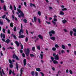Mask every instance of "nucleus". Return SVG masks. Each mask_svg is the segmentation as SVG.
Segmentation results:
<instances>
[{"label": "nucleus", "mask_w": 76, "mask_h": 76, "mask_svg": "<svg viewBox=\"0 0 76 76\" xmlns=\"http://www.w3.org/2000/svg\"><path fill=\"white\" fill-rule=\"evenodd\" d=\"M17 10L18 12H16V14L17 15H18V18H21V16L23 18V17H24V14H23V12L21 11V10L18 8L17 9Z\"/></svg>", "instance_id": "f257e3e1"}, {"label": "nucleus", "mask_w": 76, "mask_h": 76, "mask_svg": "<svg viewBox=\"0 0 76 76\" xmlns=\"http://www.w3.org/2000/svg\"><path fill=\"white\" fill-rule=\"evenodd\" d=\"M1 40L3 42H5V38H6V37L5 36V34H3V33H1Z\"/></svg>", "instance_id": "f03ea898"}, {"label": "nucleus", "mask_w": 76, "mask_h": 76, "mask_svg": "<svg viewBox=\"0 0 76 76\" xmlns=\"http://www.w3.org/2000/svg\"><path fill=\"white\" fill-rule=\"evenodd\" d=\"M25 53L26 56H28L29 54V49L28 48L25 50Z\"/></svg>", "instance_id": "7ed1b4c3"}, {"label": "nucleus", "mask_w": 76, "mask_h": 76, "mask_svg": "<svg viewBox=\"0 0 76 76\" xmlns=\"http://www.w3.org/2000/svg\"><path fill=\"white\" fill-rule=\"evenodd\" d=\"M49 34L50 37H52V34H54L56 33H55V31H54V30H52L49 32Z\"/></svg>", "instance_id": "20e7f679"}, {"label": "nucleus", "mask_w": 76, "mask_h": 76, "mask_svg": "<svg viewBox=\"0 0 76 76\" xmlns=\"http://www.w3.org/2000/svg\"><path fill=\"white\" fill-rule=\"evenodd\" d=\"M21 29L20 30V31L19 32L20 35H21V33H22V34H23V30H22V24H21Z\"/></svg>", "instance_id": "39448f33"}, {"label": "nucleus", "mask_w": 76, "mask_h": 76, "mask_svg": "<svg viewBox=\"0 0 76 76\" xmlns=\"http://www.w3.org/2000/svg\"><path fill=\"white\" fill-rule=\"evenodd\" d=\"M12 58H14V59H15H15H16L17 60H19V58L18 57L16 56V55L15 54H14L13 55V56H12Z\"/></svg>", "instance_id": "423d86ee"}, {"label": "nucleus", "mask_w": 76, "mask_h": 76, "mask_svg": "<svg viewBox=\"0 0 76 76\" xmlns=\"http://www.w3.org/2000/svg\"><path fill=\"white\" fill-rule=\"evenodd\" d=\"M57 21V19L56 18H54L53 20L52 21V22L53 23L54 25H56V22Z\"/></svg>", "instance_id": "0eeeda50"}, {"label": "nucleus", "mask_w": 76, "mask_h": 76, "mask_svg": "<svg viewBox=\"0 0 76 76\" xmlns=\"http://www.w3.org/2000/svg\"><path fill=\"white\" fill-rule=\"evenodd\" d=\"M54 58L56 60H59V56H58V54H57V55L54 56Z\"/></svg>", "instance_id": "6e6552de"}, {"label": "nucleus", "mask_w": 76, "mask_h": 76, "mask_svg": "<svg viewBox=\"0 0 76 76\" xmlns=\"http://www.w3.org/2000/svg\"><path fill=\"white\" fill-rule=\"evenodd\" d=\"M23 69L24 68H21L20 69V76H22V72H23Z\"/></svg>", "instance_id": "1a4fd4ad"}, {"label": "nucleus", "mask_w": 76, "mask_h": 76, "mask_svg": "<svg viewBox=\"0 0 76 76\" xmlns=\"http://www.w3.org/2000/svg\"><path fill=\"white\" fill-rule=\"evenodd\" d=\"M25 36L23 35H20L18 37L19 38H25Z\"/></svg>", "instance_id": "9d476101"}, {"label": "nucleus", "mask_w": 76, "mask_h": 76, "mask_svg": "<svg viewBox=\"0 0 76 76\" xmlns=\"http://www.w3.org/2000/svg\"><path fill=\"white\" fill-rule=\"evenodd\" d=\"M23 62L24 66H26V59H24L23 60Z\"/></svg>", "instance_id": "9b49d317"}, {"label": "nucleus", "mask_w": 76, "mask_h": 76, "mask_svg": "<svg viewBox=\"0 0 76 76\" xmlns=\"http://www.w3.org/2000/svg\"><path fill=\"white\" fill-rule=\"evenodd\" d=\"M30 7H32V6H33V7H34L35 8H36V6H35V5L34 4H32V3H30Z\"/></svg>", "instance_id": "f8f14e48"}, {"label": "nucleus", "mask_w": 76, "mask_h": 76, "mask_svg": "<svg viewBox=\"0 0 76 76\" xmlns=\"http://www.w3.org/2000/svg\"><path fill=\"white\" fill-rule=\"evenodd\" d=\"M38 37L39 38H40V39H42L43 40V37L42 36H41V35L39 34L38 36Z\"/></svg>", "instance_id": "ddd939ff"}, {"label": "nucleus", "mask_w": 76, "mask_h": 76, "mask_svg": "<svg viewBox=\"0 0 76 76\" xmlns=\"http://www.w3.org/2000/svg\"><path fill=\"white\" fill-rule=\"evenodd\" d=\"M15 44H16L17 47H19V42H18V41H15Z\"/></svg>", "instance_id": "4468645a"}, {"label": "nucleus", "mask_w": 76, "mask_h": 76, "mask_svg": "<svg viewBox=\"0 0 76 76\" xmlns=\"http://www.w3.org/2000/svg\"><path fill=\"white\" fill-rule=\"evenodd\" d=\"M53 63L55 64H58V61L56 60H54L53 61Z\"/></svg>", "instance_id": "2eb2a0df"}, {"label": "nucleus", "mask_w": 76, "mask_h": 76, "mask_svg": "<svg viewBox=\"0 0 76 76\" xmlns=\"http://www.w3.org/2000/svg\"><path fill=\"white\" fill-rule=\"evenodd\" d=\"M5 42H6L7 44H9L10 42V40L9 39H8L5 41Z\"/></svg>", "instance_id": "dca6fc26"}, {"label": "nucleus", "mask_w": 76, "mask_h": 76, "mask_svg": "<svg viewBox=\"0 0 76 76\" xmlns=\"http://www.w3.org/2000/svg\"><path fill=\"white\" fill-rule=\"evenodd\" d=\"M36 70L38 72H41V69L39 68H36Z\"/></svg>", "instance_id": "f3484780"}, {"label": "nucleus", "mask_w": 76, "mask_h": 76, "mask_svg": "<svg viewBox=\"0 0 76 76\" xmlns=\"http://www.w3.org/2000/svg\"><path fill=\"white\" fill-rule=\"evenodd\" d=\"M59 13L61 15H63L64 14V12H63L62 11H60Z\"/></svg>", "instance_id": "a211bd4d"}, {"label": "nucleus", "mask_w": 76, "mask_h": 76, "mask_svg": "<svg viewBox=\"0 0 76 76\" xmlns=\"http://www.w3.org/2000/svg\"><path fill=\"white\" fill-rule=\"evenodd\" d=\"M16 68L17 70H19L18 69V68H19V66H18V63H16Z\"/></svg>", "instance_id": "6ab92c4d"}, {"label": "nucleus", "mask_w": 76, "mask_h": 76, "mask_svg": "<svg viewBox=\"0 0 76 76\" xmlns=\"http://www.w3.org/2000/svg\"><path fill=\"white\" fill-rule=\"evenodd\" d=\"M50 39L53 40V41H55V37H51Z\"/></svg>", "instance_id": "aec40b11"}, {"label": "nucleus", "mask_w": 76, "mask_h": 76, "mask_svg": "<svg viewBox=\"0 0 76 76\" xmlns=\"http://www.w3.org/2000/svg\"><path fill=\"white\" fill-rule=\"evenodd\" d=\"M62 48L63 49H64V50H65L66 49L65 46L64 45H62Z\"/></svg>", "instance_id": "412c9836"}, {"label": "nucleus", "mask_w": 76, "mask_h": 76, "mask_svg": "<svg viewBox=\"0 0 76 76\" xmlns=\"http://www.w3.org/2000/svg\"><path fill=\"white\" fill-rule=\"evenodd\" d=\"M4 10V11H6V5H4L3 7Z\"/></svg>", "instance_id": "4be33fe9"}, {"label": "nucleus", "mask_w": 76, "mask_h": 76, "mask_svg": "<svg viewBox=\"0 0 76 76\" xmlns=\"http://www.w3.org/2000/svg\"><path fill=\"white\" fill-rule=\"evenodd\" d=\"M23 21L24 23H27V20L26 18H24L23 19Z\"/></svg>", "instance_id": "5701e85b"}, {"label": "nucleus", "mask_w": 76, "mask_h": 76, "mask_svg": "<svg viewBox=\"0 0 76 76\" xmlns=\"http://www.w3.org/2000/svg\"><path fill=\"white\" fill-rule=\"evenodd\" d=\"M73 31H71L70 32V34L71 35V36H72V34H73Z\"/></svg>", "instance_id": "b1692460"}, {"label": "nucleus", "mask_w": 76, "mask_h": 76, "mask_svg": "<svg viewBox=\"0 0 76 76\" xmlns=\"http://www.w3.org/2000/svg\"><path fill=\"white\" fill-rule=\"evenodd\" d=\"M62 22L63 23H65L67 22V21L65 20H62Z\"/></svg>", "instance_id": "393cba45"}, {"label": "nucleus", "mask_w": 76, "mask_h": 76, "mask_svg": "<svg viewBox=\"0 0 76 76\" xmlns=\"http://www.w3.org/2000/svg\"><path fill=\"white\" fill-rule=\"evenodd\" d=\"M55 48H58L59 47V46L58 45L56 44L55 45Z\"/></svg>", "instance_id": "a878e982"}, {"label": "nucleus", "mask_w": 76, "mask_h": 76, "mask_svg": "<svg viewBox=\"0 0 76 76\" xmlns=\"http://www.w3.org/2000/svg\"><path fill=\"white\" fill-rule=\"evenodd\" d=\"M3 25V21H1V20H0V25Z\"/></svg>", "instance_id": "bb28decb"}, {"label": "nucleus", "mask_w": 76, "mask_h": 76, "mask_svg": "<svg viewBox=\"0 0 76 76\" xmlns=\"http://www.w3.org/2000/svg\"><path fill=\"white\" fill-rule=\"evenodd\" d=\"M43 56H44V55L40 54V57L41 58V59H42Z\"/></svg>", "instance_id": "cd10ccee"}, {"label": "nucleus", "mask_w": 76, "mask_h": 76, "mask_svg": "<svg viewBox=\"0 0 76 76\" xmlns=\"http://www.w3.org/2000/svg\"><path fill=\"white\" fill-rule=\"evenodd\" d=\"M13 23H10V26L12 28H13Z\"/></svg>", "instance_id": "c85d7f7f"}, {"label": "nucleus", "mask_w": 76, "mask_h": 76, "mask_svg": "<svg viewBox=\"0 0 76 76\" xmlns=\"http://www.w3.org/2000/svg\"><path fill=\"white\" fill-rule=\"evenodd\" d=\"M73 32L76 33V28H74L72 29Z\"/></svg>", "instance_id": "c756f323"}, {"label": "nucleus", "mask_w": 76, "mask_h": 76, "mask_svg": "<svg viewBox=\"0 0 76 76\" xmlns=\"http://www.w3.org/2000/svg\"><path fill=\"white\" fill-rule=\"evenodd\" d=\"M52 50H53V51H56V49L54 47L53 48H52Z\"/></svg>", "instance_id": "7c9ffc66"}, {"label": "nucleus", "mask_w": 76, "mask_h": 76, "mask_svg": "<svg viewBox=\"0 0 76 76\" xmlns=\"http://www.w3.org/2000/svg\"><path fill=\"white\" fill-rule=\"evenodd\" d=\"M38 14L39 15V16H41V13L40 11L38 12Z\"/></svg>", "instance_id": "2f4dec72"}, {"label": "nucleus", "mask_w": 76, "mask_h": 76, "mask_svg": "<svg viewBox=\"0 0 76 76\" xmlns=\"http://www.w3.org/2000/svg\"><path fill=\"white\" fill-rule=\"evenodd\" d=\"M9 63H10V64H12V60L10 59H9Z\"/></svg>", "instance_id": "473e14b6"}, {"label": "nucleus", "mask_w": 76, "mask_h": 76, "mask_svg": "<svg viewBox=\"0 0 76 76\" xmlns=\"http://www.w3.org/2000/svg\"><path fill=\"white\" fill-rule=\"evenodd\" d=\"M31 74L32 75V76H34L35 75V73L34 72H31Z\"/></svg>", "instance_id": "72a5a7b5"}, {"label": "nucleus", "mask_w": 76, "mask_h": 76, "mask_svg": "<svg viewBox=\"0 0 76 76\" xmlns=\"http://www.w3.org/2000/svg\"><path fill=\"white\" fill-rule=\"evenodd\" d=\"M51 59L53 61H54V58L53 57H51Z\"/></svg>", "instance_id": "f704fd0d"}, {"label": "nucleus", "mask_w": 76, "mask_h": 76, "mask_svg": "<svg viewBox=\"0 0 76 76\" xmlns=\"http://www.w3.org/2000/svg\"><path fill=\"white\" fill-rule=\"evenodd\" d=\"M46 23H47L48 25L51 24V23H50V22H48V21H46Z\"/></svg>", "instance_id": "c9c22d12"}, {"label": "nucleus", "mask_w": 76, "mask_h": 76, "mask_svg": "<svg viewBox=\"0 0 76 76\" xmlns=\"http://www.w3.org/2000/svg\"><path fill=\"white\" fill-rule=\"evenodd\" d=\"M34 22H36V20H37V18L35 17H34Z\"/></svg>", "instance_id": "e433bc0d"}, {"label": "nucleus", "mask_w": 76, "mask_h": 76, "mask_svg": "<svg viewBox=\"0 0 76 76\" xmlns=\"http://www.w3.org/2000/svg\"><path fill=\"white\" fill-rule=\"evenodd\" d=\"M35 49V47H34L32 48V50L33 51H34Z\"/></svg>", "instance_id": "4c0bfd02"}, {"label": "nucleus", "mask_w": 76, "mask_h": 76, "mask_svg": "<svg viewBox=\"0 0 76 76\" xmlns=\"http://www.w3.org/2000/svg\"><path fill=\"white\" fill-rule=\"evenodd\" d=\"M62 10L64 11V10H67V9L66 8H64L62 9Z\"/></svg>", "instance_id": "58836bf2"}, {"label": "nucleus", "mask_w": 76, "mask_h": 76, "mask_svg": "<svg viewBox=\"0 0 76 76\" xmlns=\"http://www.w3.org/2000/svg\"><path fill=\"white\" fill-rule=\"evenodd\" d=\"M2 31L4 33H5L6 32V30L4 28H3Z\"/></svg>", "instance_id": "ea45409f"}, {"label": "nucleus", "mask_w": 76, "mask_h": 76, "mask_svg": "<svg viewBox=\"0 0 76 76\" xmlns=\"http://www.w3.org/2000/svg\"><path fill=\"white\" fill-rule=\"evenodd\" d=\"M5 19H6V20H7V21H8V22H10V20H9L8 18H5Z\"/></svg>", "instance_id": "a19ab883"}, {"label": "nucleus", "mask_w": 76, "mask_h": 76, "mask_svg": "<svg viewBox=\"0 0 76 76\" xmlns=\"http://www.w3.org/2000/svg\"><path fill=\"white\" fill-rule=\"evenodd\" d=\"M28 38L27 37H26L25 39V41L26 42H28Z\"/></svg>", "instance_id": "79ce46f5"}, {"label": "nucleus", "mask_w": 76, "mask_h": 76, "mask_svg": "<svg viewBox=\"0 0 76 76\" xmlns=\"http://www.w3.org/2000/svg\"><path fill=\"white\" fill-rule=\"evenodd\" d=\"M12 70L10 69L9 71V74L10 75H11V74H12Z\"/></svg>", "instance_id": "37998d69"}, {"label": "nucleus", "mask_w": 76, "mask_h": 76, "mask_svg": "<svg viewBox=\"0 0 76 76\" xmlns=\"http://www.w3.org/2000/svg\"><path fill=\"white\" fill-rule=\"evenodd\" d=\"M37 48L38 50H40V46H37Z\"/></svg>", "instance_id": "c03bdc74"}, {"label": "nucleus", "mask_w": 76, "mask_h": 76, "mask_svg": "<svg viewBox=\"0 0 76 76\" xmlns=\"http://www.w3.org/2000/svg\"><path fill=\"white\" fill-rule=\"evenodd\" d=\"M10 9H11V10H12L13 8L12 7V5H10Z\"/></svg>", "instance_id": "a18cd8bd"}, {"label": "nucleus", "mask_w": 76, "mask_h": 76, "mask_svg": "<svg viewBox=\"0 0 76 76\" xmlns=\"http://www.w3.org/2000/svg\"><path fill=\"white\" fill-rule=\"evenodd\" d=\"M5 17H6V15H5L2 16V19H4V18H5Z\"/></svg>", "instance_id": "49530a36"}, {"label": "nucleus", "mask_w": 76, "mask_h": 76, "mask_svg": "<svg viewBox=\"0 0 76 76\" xmlns=\"http://www.w3.org/2000/svg\"><path fill=\"white\" fill-rule=\"evenodd\" d=\"M38 22L39 23H41V20L39 18L38 19Z\"/></svg>", "instance_id": "de8ad7c7"}, {"label": "nucleus", "mask_w": 76, "mask_h": 76, "mask_svg": "<svg viewBox=\"0 0 76 76\" xmlns=\"http://www.w3.org/2000/svg\"><path fill=\"white\" fill-rule=\"evenodd\" d=\"M22 56L23 57H25V54H24V53H22Z\"/></svg>", "instance_id": "09e8293b"}, {"label": "nucleus", "mask_w": 76, "mask_h": 76, "mask_svg": "<svg viewBox=\"0 0 76 76\" xmlns=\"http://www.w3.org/2000/svg\"><path fill=\"white\" fill-rule=\"evenodd\" d=\"M69 72L70 74H71V75H72L73 74V72H72V71L71 70H70L69 71Z\"/></svg>", "instance_id": "8fccbe9b"}, {"label": "nucleus", "mask_w": 76, "mask_h": 76, "mask_svg": "<svg viewBox=\"0 0 76 76\" xmlns=\"http://www.w3.org/2000/svg\"><path fill=\"white\" fill-rule=\"evenodd\" d=\"M40 74H41V75L42 76H44V73L42 72H40Z\"/></svg>", "instance_id": "3c124183"}, {"label": "nucleus", "mask_w": 76, "mask_h": 76, "mask_svg": "<svg viewBox=\"0 0 76 76\" xmlns=\"http://www.w3.org/2000/svg\"><path fill=\"white\" fill-rule=\"evenodd\" d=\"M0 1H1V3H3L4 2V0H0Z\"/></svg>", "instance_id": "603ef678"}, {"label": "nucleus", "mask_w": 76, "mask_h": 76, "mask_svg": "<svg viewBox=\"0 0 76 76\" xmlns=\"http://www.w3.org/2000/svg\"><path fill=\"white\" fill-rule=\"evenodd\" d=\"M61 53H62V54H63V53H65V52L64 50H61Z\"/></svg>", "instance_id": "864d4df0"}, {"label": "nucleus", "mask_w": 76, "mask_h": 76, "mask_svg": "<svg viewBox=\"0 0 76 76\" xmlns=\"http://www.w3.org/2000/svg\"><path fill=\"white\" fill-rule=\"evenodd\" d=\"M24 5H25V6H26V7H27V5H26V2H24Z\"/></svg>", "instance_id": "5fc2aeb1"}, {"label": "nucleus", "mask_w": 76, "mask_h": 76, "mask_svg": "<svg viewBox=\"0 0 76 76\" xmlns=\"http://www.w3.org/2000/svg\"><path fill=\"white\" fill-rule=\"evenodd\" d=\"M30 56H31V57H35V56L33 54H30Z\"/></svg>", "instance_id": "6e6d98bb"}, {"label": "nucleus", "mask_w": 76, "mask_h": 76, "mask_svg": "<svg viewBox=\"0 0 76 76\" xmlns=\"http://www.w3.org/2000/svg\"><path fill=\"white\" fill-rule=\"evenodd\" d=\"M8 33V34H10V29H8V31H7Z\"/></svg>", "instance_id": "4d7b16f0"}, {"label": "nucleus", "mask_w": 76, "mask_h": 76, "mask_svg": "<svg viewBox=\"0 0 76 76\" xmlns=\"http://www.w3.org/2000/svg\"><path fill=\"white\" fill-rule=\"evenodd\" d=\"M10 68H12L13 67V64H11L10 66Z\"/></svg>", "instance_id": "13d9d810"}, {"label": "nucleus", "mask_w": 76, "mask_h": 76, "mask_svg": "<svg viewBox=\"0 0 76 76\" xmlns=\"http://www.w3.org/2000/svg\"><path fill=\"white\" fill-rule=\"evenodd\" d=\"M14 39H16V36H15V35H14L13 36Z\"/></svg>", "instance_id": "bf43d9fd"}, {"label": "nucleus", "mask_w": 76, "mask_h": 76, "mask_svg": "<svg viewBox=\"0 0 76 76\" xmlns=\"http://www.w3.org/2000/svg\"><path fill=\"white\" fill-rule=\"evenodd\" d=\"M38 72H35V76H38Z\"/></svg>", "instance_id": "052dcab7"}, {"label": "nucleus", "mask_w": 76, "mask_h": 76, "mask_svg": "<svg viewBox=\"0 0 76 76\" xmlns=\"http://www.w3.org/2000/svg\"><path fill=\"white\" fill-rule=\"evenodd\" d=\"M20 46H21V49H23V45H22L21 44L20 45Z\"/></svg>", "instance_id": "680f3d73"}, {"label": "nucleus", "mask_w": 76, "mask_h": 76, "mask_svg": "<svg viewBox=\"0 0 76 76\" xmlns=\"http://www.w3.org/2000/svg\"><path fill=\"white\" fill-rule=\"evenodd\" d=\"M56 53H53V56H56Z\"/></svg>", "instance_id": "e2e57ef3"}, {"label": "nucleus", "mask_w": 76, "mask_h": 76, "mask_svg": "<svg viewBox=\"0 0 76 76\" xmlns=\"http://www.w3.org/2000/svg\"><path fill=\"white\" fill-rule=\"evenodd\" d=\"M14 31H16V27H15L14 28Z\"/></svg>", "instance_id": "0e129e2a"}, {"label": "nucleus", "mask_w": 76, "mask_h": 76, "mask_svg": "<svg viewBox=\"0 0 76 76\" xmlns=\"http://www.w3.org/2000/svg\"><path fill=\"white\" fill-rule=\"evenodd\" d=\"M20 53H23V50H20Z\"/></svg>", "instance_id": "69168bd1"}, {"label": "nucleus", "mask_w": 76, "mask_h": 76, "mask_svg": "<svg viewBox=\"0 0 76 76\" xmlns=\"http://www.w3.org/2000/svg\"><path fill=\"white\" fill-rule=\"evenodd\" d=\"M54 18H57V16L56 15H55L53 16Z\"/></svg>", "instance_id": "338daca9"}, {"label": "nucleus", "mask_w": 76, "mask_h": 76, "mask_svg": "<svg viewBox=\"0 0 76 76\" xmlns=\"http://www.w3.org/2000/svg\"><path fill=\"white\" fill-rule=\"evenodd\" d=\"M73 35H74V36H76V33L75 32V33H74Z\"/></svg>", "instance_id": "774afa93"}]
</instances>
